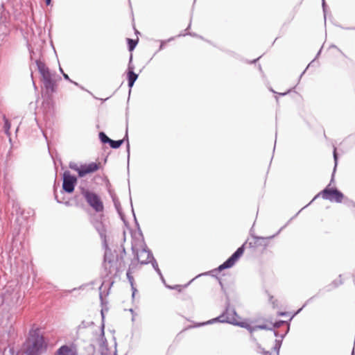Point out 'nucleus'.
Listing matches in <instances>:
<instances>
[{
    "instance_id": "ea45409f",
    "label": "nucleus",
    "mask_w": 355,
    "mask_h": 355,
    "mask_svg": "<svg viewBox=\"0 0 355 355\" xmlns=\"http://www.w3.org/2000/svg\"><path fill=\"white\" fill-rule=\"evenodd\" d=\"M165 42H166L165 41L161 42V44H160L159 48V51L164 49Z\"/></svg>"
},
{
    "instance_id": "680f3d73",
    "label": "nucleus",
    "mask_w": 355,
    "mask_h": 355,
    "mask_svg": "<svg viewBox=\"0 0 355 355\" xmlns=\"http://www.w3.org/2000/svg\"><path fill=\"white\" fill-rule=\"evenodd\" d=\"M173 40V37H171L170 39L168 40V41H171Z\"/></svg>"
},
{
    "instance_id": "0eeeda50",
    "label": "nucleus",
    "mask_w": 355,
    "mask_h": 355,
    "mask_svg": "<svg viewBox=\"0 0 355 355\" xmlns=\"http://www.w3.org/2000/svg\"><path fill=\"white\" fill-rule=\"evenodd\" d=\"M299 214V212H297L293 217H292L287 223L281 227L276 234L270 236H258L255 235H252V238L254 239V242H249L248 246L251 248H255L259 246H262L264 249H266L268 245H269V241L274 239L275 236H277L280 232L293 219L295 218L297 215Z\"/></svg>"
},
{
    "instance_id": "2eb2a0df",
    "label": "nucleus",
    "mask_w": 355,
    "mask_h": 355,
    "mask_svg": "<svg viewBox=\"0 0 355 355\" xmlns=\"http://www.w3.org/2000/svg\"><path fill=\"white\" fill-rule=\"evenodd\" d=\"M57 355H77V352L76 349H72L64 345L58 349Z\"/></svg>"
},
{
    "instance_id": "cd10ccee",
    "label": "nucleus",
    "mask_w": 355,
    "mask_h": 355,
    "mask_svg": "<svg viewBox=\"0 0 355 355\" xmlns=\"http://www.w3.org/2000/svg\"><path fill=\"white\" fill-rule=\"evenodd\" d=\"M69 166L71 169L76 171L78 173V171H80V166H78L76 163L70 162Z\"/></svg>"
},
{
    "instance_id": "f257e3e1",
    "label": "nucleus",
    "mask_w": 355,
    "mask_h": 355,
    "mask_svg": "<svg viewBox=\"0 0 355 355\" xmlns=\"http://www.w3.org/2000/svg\"><path fill=\"white\" fill-rule=\"evenodd\" d=\"M105 251L103 257V268L104 277L116 276L120 268L124 266V257L126 254L125 249L123 245L120 246V254L114 250V252L109 248L108 245L105 247Z\"/></svg>"
},
{
    "instance_id": "4be33fe9",
    "label": "nucleus",
    "mask_w": 355,
    "mask_h": 355,
    "mask_svg": "<svg viewBox=\"0 0 355 355\" xmlns=\"http://www.w3.org/2000/svg\"><path fill=\"white\" fill-rule=\"evenodd\" d=\"M127 42H128V50L130 51H132L135 49V47L138 43V40L127 38Z\"/></svg>"
},
{
    "instance_id": "052dcab7",
    "label": "nucleus",
    "mask_w": 355,
    "mask_h": 355,
    "mask_svg": "<svg viewBox=\"0 0 355 355\" xmlns=\"http://www.w3.org/2000/svg\"><path fill=\"white\" fill-rule=\"evenodd\" d=\"M190 26H191V22L189 23V26H188V27H187V28L186 30H187L188 28H190Z\"/></svg>"
},
{
    "instance_id": "20e7f679",
    "label": "nucleus",
    "mask_w": 355,
    "mask_h": 355,
    "mask_svg": "<svg viewBox=\"0 0 355 355\" xmlns=\"http://www.w3.org/2000/svg\"><path fill=\"white\" fill-rule=\"evenodd\" d=\"M44 348H46V344L44 336L40 334V329H31L24 345V353L27 355H40Z\"/></svg>"
},
{
    "instance_id": "09e8293b",
    "label": "nucleus",
    "mask_w": 355,
    "mask_h": 355,
    "mask_svg": "<svg viewBox=\"0 0 355 355\" xmlns=\"http://www.w3.org/2000/svg\"><path fill=\"white\" fill-rule=\"evenodd\" d=\"M291 90H288L287 92H284V93H280L279 95L281 96H285L287 94V93H288Z\"/></svg>"
},
{
    "instance_id": "393cba45",
    "label": "nucleus",
    "mask_w": 355,
    "mask_h": 355,
    "mask_svg": "<svg viewBox=\"0 0 355 355\" xmlns=\"http://www.w3.org/2000/svg\"><path fill=\"white\" fill-rule=\"evenodd\" d=\"M94 325L93 322H87V321H82L81 323L78 325V329H85L89 327V326Z\"/></svg>"
},
{
    "instance_id": "0e129e2a",
    "label": "nucleus",
    "mask_w": 355,
    "mask_h": 355,
    "mask_svg": "<svg viewBox=\"0 0 355 355\" xmlns=\"http://www.w3.org/2000/svg\"><path fill=\"white\" fill-rule=\"evenodd\" d=\"M114 355H117V354H116V349H115V352H114Z\"/></svg>"
},
{
    "instance_id": "bf43d9fd",
    "label": "nucleus",
    "mask_w": 355,
    "mask_h": 355,
    "mask_svg": "<svg viewBox=\"0 0 355 355\" xmlns=\"http://www.w3.org/2000/svg\"><path fill=\"white\" fill-rule=\"evenodd\" d=\"M263 354H269V352L264 351Z\"/></svg>"
},
{
    "instance_id": "a878e982",
    "label": "nucleus",
    "mask_w": 355,
    "mask_h": 355,
    "mask_svg": "<svg viewBox=\"0 0 355 355\" xmlns=\"http://www.w3.org/2000/svg\"><path fill=\"white\" fill-rule=\"evenodd\" d=\"M54 196H55V199L56 200V201H57L58 203H60V204L63 203V204H64L66 206H70V205H71V203H70V202H69V201H68V200H67V201H63L62 200H60V199L58 198V194L56 193V191H54Z\"/></svg>"
},
{
    "instance_id": "c9c22d12",
    "label": "nucleus",
    "mask_w": 355,
    "mask_h": 355,
    "mask_svg": "<svg viewBox=\"0 0 355 355\" xmlns=\"http://www.w3.org/2000/svg\"><path fill=\"white\" fill-rule=\"evenodd\" d=\"M191 35V36H193V37H198V35L196 33H184V34H180L178 36L180 37V36H184V35Z\"/></svg>"
},
{
    "instance_id": "a19ab883",
    "label": "nucleus",
    "mask_w": 355,
    "mask_h": 355,
    "mask_svg": "<svg viewBox=\"0 0 355 355\" xmlns=\"http://www.w3.org/2000/svg\"><path fill=\"white\" fill-rule=\"evenodd\" d=\"M216 279L218 280V283H219L221 288L223 289V284L221 279L219 277H216Z\"/></svg>"
},
{
    "instance_id": "412c9836",
    "label": "nucleus",
    "mask_w": 355,
    "mask_h": 355,
    "mask_svg": "<svg viewBox=\"0 0 355 355\" xmlns=\"http://www.w3.org/2000/svg\"><path fill=\"white\" fill-rule=\"evenodd\" d=\"M3 119L4 121L3 128H4L5 134L8 137H10V129L11 123H10V121L5 116H3Z\"/></svg>"
},
{
    "instance_id": "a18cd8bd",
    "label": "nucleus",
    "mask_w": 355,
    "mask_h": 355,
    "mask_svg": "<svg viewBox=\"0 0 355 355\" xmlns=\"http://www.w3.org/2000/svg\"><path fill=\"white\" fill-rule=\"evenodd\" d=\"M45 3L47 6H49L51 3V0H45Z\"/></svg>"
},
{
    "instance_id": "de8ad7c7",
    "label": "nucleus",
    "mask_w": 355,
    "mask_h": 355,
    "mask_svg": "<svg viewBox=\"0 0 355 355\" xmlns=\"http://www.w3.org/2000/svg\"><path fill=\"white\" fill-rule=\"evenodd\" d=\"M260 58H261V56H260V57H259V58H257V59H254V60H252V62H250V63H255V62H257V61Z\"/></svg>"
},
{
    "instance_id": "8fccbe9b",
    "label": "nucleus",
    "mask_w": 355,
    "mask_h": 355,
    "mask_svg": "<svg viewBox=\"0 0 355 355\" xmlns=\"http://www.w3.org/2000/svg\"><path fill=\"white\" fill-rule=\"evenodd\" d=\"M160 277V279H162V282L165 284V279L163 277V275H162V276H159Z\"/></svg>"
},
{
    "instance_id": "bb28decb",
    "label": "nucleus",
    "mask_w": 355,
    "mask_h": 355,
    "mask_svg": "<svg viewBox=\"0 0 355 355\" xmlns=\"http://www.w3.org/2000/svg\"><path fill=\"white\" fill-rule=\"evenodd\" d=\"M257 330L258 329L268 330V331L272 330V327H270L268 326L267 324H258V325H257Z\"/></svg>"
},
{
    "instance_id": "4d7b16f0",
    "label": "nucleus",
    "mask_w": 355,
    "mask_h": 355,
    "mask_svg": "<svg viewBox=\"0 0 355 355\" xmlns=\"http://www.w3.org/2000/svg\"><path fill=\"white\" fill-rule=\"evenodd\" d=\"M130 313H132V314L134 313V310H133L132 309H130Z\"/></svg>"
},
{
    "instance_id": "4c0bfd02",
    "label": "nucleus",
    "mask_w": 355,
    "mask_h": 355,
    "mask_svg": "<svg viewBox=\"0 0 355 355\" xmlns=\"http://www.w3.org/2000/svg\"><path fill=\"white\" fill-rule=\"evenodd\" d=\"M62 76H63V78H64L66 80H67V81H69V82H72V80H71V79L69 78V76L67 73H65L64 72H62Z\"/></svg>"
},
{
    "instance_id": "e2e57ef3",
    "label": "nucleus",
    "mask_w": 355,
    "mask_h": 355,
    "mask_svg": "<svg viewBox=\"0 0 355 355\" xmlns=\"http://www.w3.org/2000/svg\"><path fill=\"white\" fill-rule=\"evenodd\" d=\"M331 47H332V48H337L336 46H335V45H331Z\"/></svg>"
},
{
    "instance_id": "b1692460",
    "label": "nucleus",
    "mask_w": 355,
    "mask_h": 355,
    "mask_svg": "<svg viewBox=\"0 0 355 355\" xmlns=\"http://www.w3.org/2000/svg\"><path fill=\"white\" fill-rule=\"evenodd\" d=\"M98 137L101 142L103 144H109L111 139L107 136V135L104 132H100L98 134Z\"/></svg>"
},
{
    "instance_id": "3c124183",
    "label": "nucleus",
    "mask_w": 355,
    "mask_h": 355,
    "mask_svg": "<svg viewBox=\"0 0 355 355\" xmlns=\"http://www.w3.org/2000/svg\"><path fill=\"white\" fill-rule=\"evenodd\" d=\"M321 51H322V48H321V49H320V51L318 52V53H317V55H316V58H318V57L320 55V53H321Z\"/></svg>"
},
{
    "instance_id": "1a4fd4ad",
    "label": "nucleus",
    "mask_w": 355,
    "mask_h": 355,
    "mask_svg": "<svg viewBox=\"0 0 355 355\" xmlns=\"http://www.w3.org/2000/svg\"><path fill=\"white\" fill-rule=\"evenodd\" d=\"M143 255H146V259L139 261V263L141 265H146L150 262L153 268L157 272L159 276H162V272L159 268L157 262L155 259L152 252L146 247L140 251V257H142Z\"/></svg>"
},
{
    "instance_id": "c03bdc74",
    "label": "nucleus",
    "mask_w": 355,
    "mask_h": 355,
    "mask_svg": "<svg viewBox=\"0 0 355 355\" xmlns=\"http://www.w3.org/2000/svg\"><path fill=\"white\" fill-rule=\"evenodd\" d=\"M71 83H73V85H75L78 86V87H80L81 89H83L82 87H80V86L79 85V84H78V83H76V82H75V81H73V80H72V82H71Z\"/></svg>"
},
{
    "instance_id": "49530a36",
    "label": "nucleus",
    "mask_w": 355,
    "mask_h": 355,
    "mask_svg": "<svg viewBox=\"0 0 355 355\" xmlns=\"http://www.w3.org/2000/svg\"><path fill=\"white\" fill-rule=\"evenodd\" d=\"M272 298H273V296L270 295V302L272 303V304L275 306V301H274V302H273V301H272Z\"/></svg>"
},
{
    "instance_id": "7ed1b4c3",
    "label": "nucleus",
    "mask_w": 355,
    "mask_h": 355,
    "mask_svg": "<svg viewBox=\"0 0 355 355\" xmlns=\"http://www.w3.org/2000/svg\"><path fill=\"white\" fill-rule=\"evenodd\" d=\"M334 168L331 175V179L329 185H327L323 190H322L320 193H318L315 197L312 199V200L306 206H304L302 209H301L298 212L300 213L302 209L308 207L311 203L313 202L316 198L321 196L324 200H329L330 202H335L337 203H340L344 198L343 193L338 190L336 187H330L331 182L334 181V173L336 171V168L338 164V154L336 152V148L334 146Z\"/></svg>"
},
{
    "instance_id": "ddd939ff",
    "label": "nucleus",
    "mask_w": 355,
    "mask_h": 355,
    "mask_svg": "<svg viewBox=\"0 0 355 355\" xmlns=\"http://www.w3.org/2000/svg\"><path fill=\"white\" fill-rule=\"evenodd\" d=\"M42 79L44 86L46 90L50 91L51 93H54L56 92L57 85L55 80L52 78L51 75L45 77Z\"/></svg>"
},
{
    "instance_id": "864d4df0",
    "label": "nucleus",
    "mask_w": 355,
    "mask_h": 355,
    "mask_svg": "<svg viewBox=\"0 0 355 355\" xmlns=\"http://www.w3.org/2000/svg\"><path fill=\"white\" fill-rule=\"evenodd\" d=\"M59 70L60 73L62 74V72H64L63 69L60 67Z\"/></svg>"
},
{
    "instance_id": "f704fd0d",
    "label": "nucleus",
    "mask_w": 355,
    "mask_h": 355,
    "mask_svg": "<svg viewBox=\"0 0 355 355\" xmlns=\"http://www.w3.org/2000/svg\"><path fill=\"white\" fill-rule=\"evenodd\" d=\"M121 140H124V143L125 142L126 144H128V142H129L128 135V129L126 130V132H125L124 137Z\"/></svg>"
},
{
    "instance_id": "e433bc0d",
    "label": "nucleus",
    "mask_w": 355,
    "mask_h": 355,
    "mask_svg": "<svg viewBox=\"0 0 355 355\" xmlns=\"http://www.w3.org/2000/svg\"><path fill=\"white\" fill-rule=\"evenodd\" d=\"M126 152L128 153V162H129V158H130V143L128 142V144H126Z\"/></svg>"
},
{
    "instance_id": "6ab92c4d",
    "label": "nucleus",
    "mask_w": 355,
    "mask_h": 355,
    "mask_svg": "<svg viewBox=\"0 0 355 355\" xmlns=\"http://www.w3.org/2000/svg\"><path fill=\"white\" fill-rule=\"evenodd\" d=\"M338 277H339V279L334 280L330 284H329L328 286H326L325 288H326L327 291H330L332 289L336 288L338 286H339L340 285H342L343 284V282L341 279L342 275H339Z\"/></svg>"
},
{
    "instance_id": "39448f33",
    "label": "nucleus",
    "mask_w": 355,
    "mask_h": 355,
    "mask_svg": "<svg viewBox=\"0 0 355 355\" xmlns=\"http://www.w3.org/2000/svg\"><path fill=\"white\" fill-rule=\"evenodd\" d=\"M246 243L247 242L244 243L241 246H240L225 261L220 264L217 268L212 270L209 272H205L203 275L211 273L212 276H215L214 273L217 272H221L225 269L232 268L235 264V263L239 259V258L243 255L245 250V245Z\"/></svg>"
},
{
    "instance_id": "f3484780",
    "label": "nucleus",
    "mask_w": 355,
    "mask_h": 355,
    "mask_svg": "<svg viewBox=\"0 0 355 355\" xmlns=\"http://www.w3.org/2000/svg\"><path fill=\"white\" fill-rule=\"evenodd\" d=\"M134 268H135V265H134V263L132 261V263H130V265L129 266V268L128 269L127 272H126L127 279H128V280L131 286L132 290V297H133L135 296V292L137 291V289L134 286V278L132 275V271H131Z\"/></svg>"
},
{
    "instance_id": "6e6552de",
    "label": "nucleus",
    "mask_w": 355,
    "mask_h": 355,
    "mask_svg": "<svg viewBox=\"0 0 355 355\" xmlns=\"http://www.w3.org/2000/svg\"><path fill=\"white\" fill-rule=\"evenodd\" d=\"M76 176L71 175L69 171H65L62 174V187L61 192L71 193L77 184Z\"/></svg>"
},
{
    "instance_id": "58836bf2",
    "label": "nucleus",
    "mask_w": 355,
    "mask_h": 355,
    "mask_svg": "<svg viewBox=\"0 0 355 355\" xmlns=\"http://www.w3.org/2000/svg\"><path fill=\"white\" fill-rule=\"evenodd\" d=\"M273 334L275 335V337H277V339H281V335L282 334H279L277 331L276 330H273Z\"/></svg>"
},
{
    "instance_id": "f03ea898",
    "label": "nucleus",
    "mask_w": 355,
    "mask_h": 355,
    "mask_svg": "<svg viewBox=\"0 0 355 355\" xmlns=\"http://www.w3.org/2000/svg\"><path fill=\"white\" fill-rule=\"evenodd\" d=\"M239 318V316L238 315L236 310L234 308H231L230 302L229 300H227L225 302V309L220 315L207 322L200 323L198 327L211 324L215 322H221L232 324L240 327L245 328L248 329L250 333L257 330V325L252 327L245 322H239L236 320V318Z\"/></svg>"
},
{
    "instance_id": "c756f323",
    "label": "nucleus",
    "mask_w": 355,
    "mask_h": 355,
    "mask_svg": "<svg viewBox=\"0 0 355 355\" xmlns=\"http://www.w3.org/2000/svg\"><path fill=\"white\" fill-rule=\"evenodd\" d=\"M313 297H312L309 298V299L306 302V303L303 305V306H302L301 309H299V310H298V311H297V312H296L293 315H292V316H291V318H290V320H291L293 319V318L296 314H297L298 313H300V312L301 311V310H302V309H303V308H304V306H306V305L309 302H311V301L313 300Z\"/></svg>"
},
{
    "instance_id": "9d476101",
    "label": "nucleus",
    "mask_w": 355,
    "mask_h": 355,
    "mask_svg": "<svg viewBox=\"0 0 355 355\" xmlns=\"http://www.w3.org/2000/svg\"><path fill=\"white\" fill-rule=\"evenodd\" d=\"M132 55H130L127 71L128 85V87H130V89L133 87L135 83L138 78V74L134 72L135 67L134 65L132 64Z\"/></svg>"
},
{
    "instance_id": "423d86ee",
    "label": "nucleus",
    "mask_w": 355,
    "mask_h": 355,
    "mask_svg": "<svg viewBox=\"0 0 355 355\" xmlns=\"http://www.w3.org/2000/svg\"><path fill=\"white\" fill-rule=\"evenodd\" d=\"M81 194L85 197L87 203L97 212L103 210V204L100 197L84 187H80Z\"/></svg>"
},
{
    "instance_id": "603ef678",
    "label": "nucleus",
    "mask_w": 355,
    "mask_h": 355,
    "mask_svg": "<svg viewBox=\"0 0 355 355\" xmlns=\"http://www.w3.org/2000/svg\"><path fill=\"white\" fill-rule=\"evenodd\" d=\"M350 203L352 205L353 207H355V202L353 201H350Z\"/></svg>"
},
{
    "instance_id": "72a5a7b5",
    "label": "nucleus",
    "mask_w": 355,
    "mask_h": 355,
    "mask_svg": "<svg viewBox=\"0 0 355 355\" xmlns=\"http://www.w3.org/2000/svg\"><path fill=\"white\" fill-rule=\"evenodd\" d=\"M168 288H169L170 289H175V290H178V291H181V286L180 285H175L174 286H167Z\"/></svg>"
},
{
    "instance_id": "4468645a",
    "label": "nucleus",
    "mask_w": 355,
    "mask_h": 355,
    "mask_svg": "<svg viewBox=\"0 0 355 355\" xmlns=\"http://www.w3.org/2000/svg\"><path fill=\"white\" fill-rule=\"evenodd\" d=\"M35 63L42 78L51 75L49 67L46 66L44 62L41 61L40 60H36Z\"/></svg>"
},
{
    "instance_id": "a211bd4d",
    "label": "nucleus",
    "mask_w": 355,
    "mask_h": 355,
    "mask_svg": "<svg viewBox=\"0 0 355 355\" xmlns=\"http://www.w3.org/2000/svg\"><path fill=\"white\" fill-rule=\"evenodd\" d=\"M101 317H102V324H101V335H100V340L101 341V347H106L107 348V340L105 337V333H104V312H103V310L102 309L101 310Z\"/></svg>"
},
{
    "instance_id": "473e14b6",
    "label": "nucleus",
    "mask_w": 355,
    "mask_h": 355,
    "mask_svg": "<svg viewBox=\"0 0 355 355\" xmlns=\"http://www.w3.org/2000/svg\"><path fill=\"white\" fill-rule=\"evenodd\" d=\"M114 205H115V207H116V209H117L118 213L120 214V216H121V218L123 220V216H122V213H121V211L120 205H119H119H117V204L115 202V203H114Z\"/></svg>"
},
{
    "instance_id": "5fc2aeb1",
    "label": "nucleus",
    "mask_w": 355,
    "mask_h": 355,
    "mask_svg": "<svg viewBox=\"0 0 355 355\" xmlns=\"http://www.w3.org/2000/svg\"><path fill=\"white\" fill-rule=\"evenodd\" d=\"M78 198H79V196H74V199H75L76 200H78Z\"/></svg>"
},
{
    "instance_id": "338daca9",
    "label": "nucleus",
    "mask_w": 355,
    "mask_h": 355,
    "mask_svg": "<svg viewBox=\"0 0 355 355\" xmlns=\"http://www.w3.org/2000/svg\"><path fill=\"white\" fill-rule=\"evenodd\" d=\"M350 137V135H348L346 139H349Z\"/></svg>"
},
{
    "instance_id": "2f4dec72",
    "label": "nucleus",
    "mask_w": 355,
    "mask_h": 355,
    "mask_svg": "<svg viewBox=\"0 0 355 355\" xmlns=\"http://www.w3.org/2000/svg\"><path fill=\"white\" fill-rule=\"evenodd\" d=\"M322 10H323V12H324V19H326V10H327V6H326V3H325V1L324 0H322Z\"/></svg>"
},
{
    "instance_id": "aec40b11",
    "label": "nucleus",
    "mask_w": 355,
    "mask_h": 355,
    "mask_svg": "<svg viewBox=\"0 0 355 355\" xmlns=\"http://www.w3.org/2000/svg\"><path fill=\"white\" fill-rule=\"evenodd\" d=\"M124 143V140H113V139H110V142H109V145L110 146V148H113V149H117L119 148Z\"/></svg>"
},
{
    "instance_id": "79ce46f5",
    "label": "nucleus",
    "mask_w": 355,
    "mask_h": 355,
    "mask_svg": "<svg viewBox=\"0 0 355 355\" xmlns=\"http://www.w3.org/2000/svg\"><path fill=\"white\" fill-rule=\"evenodd\" d=\"M288 313L287 312H279L278 313V315H280V316H286L287 315Z\"/></svg>"
},
{
    "instance_id": "37998d69",
    "label": "nucleus",
    "mask_w": 355,
    "mask_h": 355,
    "mask_svg": "<svg viewBox=\"0 0 355 355\" xmlns=\"http://www.w3.org/2000/svg\"><path fill=\"white\" fill-rule=\"evenodd\" d=\"M311 63L309 64L308 67L305 69V70L301 73L300 76V79L302 78V76L304 74L306 70L308 69V67L311 65Z\"/></svg>"
},
{
    "instance_id": "69168bd1",
    "label": "nucleus",
    "mask_w": 355,
    "mask_h": 355,
    "mask_svg": "<svg viewBox=\"0 0 355 355\" xmlns=\"http://www.w3.org/2000/svg\"><path fill=\"white\" fill-rule=\"evenodd\" d=\"M338 51H339V52H340L343 55H344V54H343V53L341 51V50L338 49Z\"/></svg>"
},
{
    "instance_id": "dca6fc26",
    "label": "nucleus",
    "mask_w": 355,
    "mask_h": 355,
    "mask_svg": "<svg viewBox=\"0 0 355 355\" xmlns=\"http://www.w3.org/2000/svg\"><path fill=\"white\" fill-rule=\"evenodd\" d=\"M289 330H290V325L288 324V327L286 328V331L284 333H282V334L281 335V339H275V345L273 347V351L277 353V355H279L283 339L286 336V334L288 333Z\"/></svg>"
},
{
    "instance_id": "7c9ffc66",
    "label": "nucleus",
    "mask_w": 355,
    "mask_h": 355,
    "mask_svg": "<svg viewBox=\"0 0 355 355\" xmlns=\"http://www.w3.org/2000/svg\"><path fill=\"white\" fill-rule=\"evenodd\" d=\"M146 259V255H143L142 257H140V252L139 253L137 252L135 255V259L139 262V261L144 260Z\"/></svg>"
},
{
    "instance_id": "774afa93",
    "label": "nucleus",
    "mask_w": 355,
    "mask_h": 355,
    "mask_svg": "<svg viewBox=\"0 0 355 355\" xmlns=\"http://www.w3.org/2000/svg\"><path fill=\"white\" fill-rule=\"evenodd\" d=\"M101 354L102 355H105V354L104 352H102Z\"/></svg>"
},
{
    "instance_id": "c85d7f7f",
    "label": "nucleus",
    "mask_w": 355,
    "mask_h": 355,
    "mask_svg": "<svg viewBox=\"0 0 355 355\" xmlns=\"http://www.w3.org/2000/svg\"><path fill=\"white\" fill-rule=\"evenodd\" d=\"M104 284H105V281H103V282L102 283V284L99 287V297H100V300H101V302L102 304L104 303V300H103V292H102V288H103Z\"/></svg>"
},
{
    "instance_id": "6e6d98bb",
    "label": "nucleus",
    "mask_w": 355,
    "mask_h": 355,
    "mask_svg": "<svg viewBox=\"0 0 355 355\" xmlns=\"http://www.w3.org/2000/svg\"><path fill=\"white\" fill-rule=\"evenodd\" d=\"M113 283H114L113 282L109 283V288L108 289L110 288V286L113 284Z\"/></svg>"
},
{
    "instance_id": "9b49d317",
    "label": "nucleus",
    "mask_w": 355,
    "mask_h": 355,
    "mask_svg": "<svg viewBox=\"0 0 355 355\" xmlns=\"http://www.w3.org/2000/svg\"><path fill=\"white\" fill-rule=\"evenodd\" d=\"M99 168L98 164L96 162H91L88 164H81L80 166V171H78L79 177H84L87 174L94 173Z\"/></svg>"
},
{
    "instance_id": "5701e85b",
    "label": "nucleus",
    "mask_w": 355,
    "mask_h": 355,
    "mask_svg": "<svg viewBox=\"0 0 355 355\" xmlns=\"http://www.w3.org/2000/svg\"><path fill=\"white\" fill-rule=\"evenodd\" d=\"M284 324H286V326H288V324L290 325V324L286 322V321H284V320H278V321H276L274 323H272V326L270 327H272V330H275V329H277V328H279L280 327H282V325ZM288 327H286L287 328Z\"/></svg>"
},
{
    "instance_id": "f8f14e48",
    "label": "nucleus",
    "mask_w": 355,
    "mask_h": 355,
    "mask_svg": "<svg viewBox=\"0 0 355 355\" xmlns=\"http://www.w3.org/2000/svg\"><path fill=\"white\" fill-rule=\"evenodd\" d=\"M93 225L102 239L104 247H107L106 228L105 225L101 220L96 219L93 221Z\"/></svg>"
},
{
    "instance_id": "13d9d810",
    "label": "nucleus",
    "mask_w": 355,
    "mask_h": 355,
    "mask_svg": "<svg viewBox=\"0 0 355 355\" xmlns=\"http://www.w3.org/2000/svg\"><path fill=\"white\" fill-rule=\"evenodd\" d=\"M259 71H262V69H261V65H259Z\"/></svg>"
}]
</instances>
